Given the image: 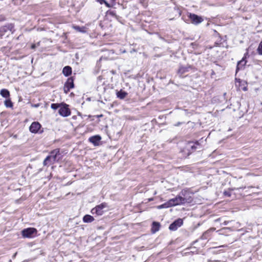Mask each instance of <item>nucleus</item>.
<instances>
[{
    "instance_id": "nucleus-1",
    "label": "nucleus",
    "mask_w": 262,
    "mask_h": 262,
    "mask_svg": "<svg viewBox=\"0 0 262 262\" xmlns=\"http://www.w3.org/2000/svg\"><path fill=\"white\" fill-rule=\"evenodd\" d=\"M61 156L59 148L52 150L50 154L45 158L43 164L45 166L50 165L61 159Z\"/></svg>"
},
{
    "instance_id": "nucleus-2",
    "label": "nucleus",
    "mask_w": 262,
    "mask_h": 262,
    "mask_svg": "<svg viewBox=\"0 0 262 262\" xmlns=\"http://www.w3.org/2000/svg\"><path fill=\"white\" fill-rule=\"evenodd\" d=\"M15 32V26L13 23H7L0 27V38L4 36L8 37Z\"/></svg>"
},
{
    "instance_id": "nucleus-3",
    "label": "nucleus",
    "mask_w": 262,
    "mask_h": 262,
    "mask_svg": "<svg viewBox=\"0 0 262 262\" xmlns=\"http://www.w3.org/2000/svg\"><path fill=\"white\" fill-rule=\"evenodd\" d=\"M107 207L106 203L103 202L99 205H97L96 207L93 208L91 212L93 214H96L97 216H100L103 214L104 211L103 209Z\"/></svg>"
},
{
    "instance_id": "nucleus-4",
    "label": "nucleus",
    "mask_w": 262,
    "mask_h": 262,
    "mask_svg": "<svg viewBox=\"0 0 262 262\" xmlns=\"http://www.w3.org/2000/svg\"><path fill=\"white\" fill-rule=\"evenodd\" d=\"M37 230L35 228H27L21 231V235L24 237L33 238L36 236Z\"/></svg>"
},
{
    "instance_id": "nucleus-5",
    "label": "nucleus",
    "mask_w": 262,
    "mask_h": 262,
    "mask_svg": "<svg viewBox=\"0 0 262 262\" xmlns=\"http://www.w3.org/2000/svg\"><path fill=\"white\" fill-rule=\"evenodd\" d=\"M58 113L63 117L69 116L71 113L69 105L65 103H61V105L58 110Z\"/></svg>"
},
{
    "instance_id": "nucleus-6",
    "label": "nucleus",
    "mask_w": 262,
    "mask_h": 262,
    "mask_svg": "<svg viewBox=\"0 0 262 262\" xmlns=\"http://www.w3.org/2000/svg\"><path fill=\"white\" fill-rule=\"evenodd\" d=\"M187 17L191 20V23L195 25H199L203 21V18L202 16L194 13L188 12L187 13Z\"/></svg>"
},
{
    "instance_id": "nucleus-7",
    "label": "nucleus",
    "mask_w": 262,
    "mask_h": 262,
    "mask_svg": "<svg viewBox=\"0 0 262 262\" xmlns=\"http://www.w3.org/2000/svg\"><path fill=\"white\" fill-rule=\"evenodd\" d=\"M74 77L71 76L68 78L64 84L63 90L66 94H68L71 89L74 88Z\"/></svg>"
},
{
    "instance_id": "nucleus-8",
    "label": "nucleus",
    "mask_w": 262,
    "mask_h": 262,
    "mask_svg": "<svg viewBox=\"0 0 262 262\" xmlns=\"http://www.w3.org/2000/svg\"><path fill=\"white\" fill-rule=\"evenodd\" d=\"M179 195L181 196L182 199H184V204L185 203H191L192 201V198L189 195V191L186 189H183Z\"/></svg>"
},
{
    "instance_id": "nucleus-9",
    "label": "nucleus",
    "mask_w": 262,
    "mask_h": 262,
    "mask_svg": "<svg viewBox=\"0 0 262 262\" xmlns=\"http://www.w3.org/2000/svg\"><path fill=\"white\" fill-rule=\"evenodd\" d=\"M183 223V220L179 218L174 221L169 226V229L171 231H176L178 228L180 227Z\"/></svg>"
},
{
    "instance_id": "nucleus-10",
    "label": "nucleus",
    "mask_w": 262,
    "mask_h": 262,
    "mask_svg": "<svg viewBox=\"0 0 262 262\" xmlns=\"http://www.w3.org/2000/svg\"><path fill=\"white\" fill-rule=\"evenodd\" d=\"M184 199L179 195L176 198L169 200L171 206L184 204Z\"/></svg>"
},
{
    "instance_id": "nucleus-11",
    "label": "nucleus",
    "mask_w": 262,
    "mask_h": 262,
    "mask_svg": "<svg viewBox=\"0 0 262 262\" xmlns=\"http://www.w3.org/2000/svg\"><path fill=\"white\" fill-rule=\"evenodd\" d=\"M41 127V124L38 122H33L29 127V130L32 133H37Z\"/></svg>"
},
{
    "instance_id": "nucleus-12",
    "label": "nucleus",
    "mask_w": 262,
    "mask_h": 262,
    "mask_svg": "<svg viewBox=\"0 0 262 262\" xmlns=\"http://www.w3.org/2000/svg\"><path fill=\"white\" fill-rule=\"evenodd\" d=\"M247 54H248V53L245 54L242 59L237 62L236 68V73H237L238 71L244 69V66L247 63V61L246 60Z\"/></svg>"
},
{
    "instance_id": "nucleus-13",
    "label": "nucleus",
    "mask_w": 262,
    "mask_h": 262,
    "mask_svg": "<svg viewBox=\"0 0 262 262\" xmlns=\"http://www.w3.org/2000/svg\"><path fill=\"white\" fill-rule=\"evenodd\" d=\"M215 229L214 228H211L205 231L200 237V239L202 240H208L210 238L212 232L215 230Z\"/></svg>"
},
{
    "instance_id": "nucleus-14",
    "label": "nucleus",
    "mask_w": 262,
    "mask_h": 262,
    "mask_svg": "<svg viewBox=\"0 0 262 262\" xmlns=\"http://www.w3.org/2000/svg\"><path fill=\"white\" fill-rule=\"evenodd\" d=\"M101 139V137L100 135H97L92 136L89 138V141L93 144L95 146H98L99 145V142Z\"/></svg>"
},
{
    "instance_id": "nucleus-15",
    "label": "nucleus",
    "mask_w": 262,
    "mask_h": 262,
    "mask_svg": "<svg viewBox=\"0 0 262 262\" xmlns=\"http://www.w3.org/2000/svg\"><path fill=\"white\" fill-rule=\"evenodd\" d=\"M191 68L192 67L191 66H187L186 67L180 66L179 70H178V74L180 75V76H181L183 74L188 72Z\"/></svg>"
},
{
    "instance_id": "nucleus-16",
    "label": "nucleus",
    "mask_w": 262,
    "mask_h": 262,
    "mask_svg": "<svg viewBox=\"0 0 262 262\" xmlns=\"http://www.w3.org/2000/svg\"><path fill=\"white\" fill-rule=\"evenodd\" d=\"M161 225L159 222L154 221L152 223L151 231L152 233H155L160 229Z\"/></svg>"
},
{
    "instance_id": "nucleus-17",
    "label": "nucleus",
    "mask_w": 262,
    "mask_h": 262,
    "mask_svg": "<svg viewBox=\"0 0 262 262\" xmlns=\"http://www.w3.org/2000/svg\"><path fill=\"white\" fill-rule=\"evenodd\" d=\"M206 141V139H204V138H201L199 140H195L194 142H189L188 144H194L196 146L200 147V150L203 148L202 143Z\"/></svg>"
},
{
    "instance_id": "nucleus-18",
    "label": "nucleus",
    "mask_w": 262,
    "mask_h": 262,
    "mask_svg": "<svg viewBox=\"0 0 262 262\" xmlns=\"http://www.w3.org/2000/svg\"><path fill=\"white\" fill-rule=\"evenodd\" d=\"M72 72V68L70 66H67L63 68L62 74L66 77H68L71 75Z\"/></svg>"
},
{
    "instance_id": "nucleus-19",
    "label": "nucleus",
    "mask_w": 262,
    "mask_h": 262,
    "mask_svg": "<svg viewBox=\"0 0 262 262\" xmlns=\"http://www.w3.org/2000/svg\"><path fill=\"white\" fill-rule=\"evenodd\" d=\"M0 95L5 98H8L10 96V92L6 89H3L0 91Z\"/></svg>"
},
{
    "instance_id": "nucleus-20",
    "label": "nucleus",
    "mask_w": 262,
    "mask_h": 262,
    "mask_svg": "<svg viewBox=\"0 0 262 262\" xmlns=\"http://www.w3.org/2000/svg\"><path fill=\"white\" fill-rule=\"evenodd\" d=\"M128 93L122 90H120L116 92V95L117 98L120 99H123L127 95Z\"/></svg>"
},
{
    "instance_id": "nucleus-21",
    "label": "nucleus",
    "mask_w": 262,
    "mask_h": 262,
    "mask_svg": "<svg viewBox=\"0 0 262 262\" xmlns=\"http://www.w3.org/2000/svg\"><path fill=\"white\" fill-rule=\"evenodd\" d=\"M192 144H193L192 145L188 144V145H189V147L190 148V149H187V150H188L187 155L188 156H189L191 153V152H193V151L196 150V149L200 150V147L196 146L193 143H192Z\"/></svg>"
},
{
    "instance_id": "nucleus-22",
    "label": "nucleus",
    "mask_w": 262,
    "mask_h": 262,
    "mask_svg": "<svg viewBox=\"0 0 262 262\" xmlns=\"http://www.w3.org/2000/svg\"><path fill=\"white\" fill-rule=\"evenodd\" d=\"M94 220V218L93 216L86 214L83 217V222L84 223H91Z\"/></svg>"
},
{
    "instance_id": "nucleus-23",
    "label": "nucleus",
    "mask_w": 262,
    "mask_h": 262,
    "mask_svg": "<svg viewBox=\"0 0 262 262\" xmlns=\"http://www.w3.org/2000/svg\"><path fill=\"white\" fill-rule=\"evenodd\" d=\"M233 230L231 227H224L220 230H218L217 232L220 234L225 235L227 234L228 232L232 231Z\"/></svg>"
},
{
    "instance_id": "nucleus-24",
    "label": "nucleus",
    "mask_w": 262,
    "mask_h": 262,
    "mask_svg": "<svg viewBox=\"0 0 262 262\" xmlns=\"http://www.w3.org/2000/svg\"><path fill=\"white\" fill-rule=\"evenodd\" d=\"M4 104L5 106L8 108H12L13 106V103L10 97L6 98V100L4 101Z\"/></svg>"
},
{
    "instance_id": "nucleus-25",
    "label": "nucleus",
    "mask_w": 262,
    "mask_h": 262,
    "mask_svg": "<svg viewBox=\"0 0 262 262\" xmlns=\"http://www.w3.org/2000/svg\"><path fill=\"white\" fill-rule=\"evenodd\" d=\"M73 28L74 30H75L79 32H81V33L86 32L85 27H80L79 26H73Z\"/></svg>"
},
{
    "instance_id": "nucleus-26",
    "label": "nucleus",
    "mask_w": 262,
    "mask_h": 262,
    "mask_svg": "<svg viewBox=\"0 0 262 262\" xmlns=\"http://www.w3.org/2000/svg\"><path fill=\"white\" fill-rule=\"evenodd\" d=\"M171 207V204H170L169 201H167V202L161 204L157 207L158 209H163V208H168L169 207Z\"/></svg>"
},
{
    "instance_id": "nucleus-27",
    "label": "nucleus",
    "mask_w": 262,
    "mask_h": 262,
    "mask_svg": "<svg viewBox=\"0 0 262 262\" xmlns=\"http://www.w3.org/2000/svg\"><path fill=\"white\" fill-rule=\"evenodd\" d=\"M106 14L107 15H110L113 17H115L116 18H117L118 17V16L116 14V11H115V10H107L106 12Z\"/></svg>"
},
{
    "instance_id": "nucleus-28",
    "label": "nucleus",
    "mask_w": 262,
    "mask_h": 262,
    "mask_svg": "<svg viewBox=\"0 0 262 262\" xmlns=\"http://www.w3.org/2000/svg\"><path fill=\"white\" fill-rule=\"evenodd\" d=\"M61 105V103H52L51 105V107L54 110H56L57 109H59L60 106Z\"/></svg>"
},
{
    "instance_id": "nucleus-29",
    "label": "nucleus",
    "mask_w": 262,
    "mask_h": 262,
    "mask_svg": "<svg viewBox=\"0 0 262 262\" xmlns=\"http://www.w3.org/2000/svg\"><path fill=\"white\" fill-rule=\"evenodd\" d=\"M257 52L259 55H262V40L258 45V48L257 49Z\"/></svg>"
},
{
    "instance_id": "nucleus-30",
    "label": "nucleus",
    "mask_w": 262,
    "mask_h": 262,
    "mask_svg": "<svg viewBox=\"0 0 262 262\" xmlns=\"http://www.w3.org/2000/svg\"><path fill=\"white\" fill-rule=\"evenodd\" d=\"M233 190L234 189H229L228 190H225L223 194L226 196L230 197L231 195V191Z\"/></svg>"
},
{
    "instance_id": "nucleus-31",
    "label": "nucleus",
    "mask_w": 262,
    "mask_h": 262,
    "mask_svg": "<svg viewBox=\"0 0 262 262\" xmlns=\"http://www.w3.org/2000/svg\"><path fill=\"white\" fill-rule=\"evenodd\" d=\"M190 46L192 47V48L195 50V49H196L198 47V44L196 43V42H192L190 44Z\"/></svg>"
},
{
    "instance_id": "nucleus-32",
    "label": "nucleus",
    "mask_w": 262,
    "mask_h": 262,
    "mask_svg": "<svg viewBox=\"0 0 262 262\" xmlns=\"http://www.w3.org/2000/svg\"><path fill=\"white\" fill-rule=\"evenodd\" d=\"M230 222H231V221H224L222 223H221V224L222 225H227Z\"/></svg>"
},
{
    "instance_id": "nucleus-33",
    "label": "nucleus",
    "mask_w": 262,
    "mask_h": 262,
    "mask_svg": "<svg viewBox=\"0 0 262 262\" xmlns=\"http://www.w3.org/2000/svg\"><path fill=\"white\" fill-rule=\"evenodd\" d=\"M40 104L39 103H36V104H31V106L32 107H35V108L38 107L39 106H40Z\"/></svg>"
},
{
    "instance_id": "nucleus-34",
    "label": "nucleus",
    "mask_w": 262,
    "mask_h": 262,
    "mask_svg": "<svg viewBox=\"0 0 262 262\" xmlns=\"http://www.w3.org/2000/svg\"><path fill=\"white\" fill-rule=\"evenodd\" d=\"M182 19H183L185 22L187 23H188V21L189 20V19L188 18L187 19H186L185 18V16L183 15L182 16Z\"/></svg>"
},
{
    "instance_id": "nucleus-35",
    "label": "nucleus",
    "mask_w": 262,
    "mask_h": 262,
    "mask_svg": "<svg viewBox=\"0 0 262 262\" xmlns=\"http://www.w3.org/2000/svg\"><path fill=\"white\" fill-rule=\"evenodd\" d=\"M6 20L5 16L1 15L0 16V22L4 21Z\"/></svg>"
},
{
    "instance_id": "nucleus-36",
    "label": "nucleus",
    "mask_w": 262,
    "mask_h": 262,
    "mask_svg": "<svg viewBox=\"0 0 262 262\" xmlns=\"http://www.w3.org/2000/svg\"><path fill=\"white\" fill-rule=\"evenodd\" d=\"M103 115H96V116H91V115H89V118H91V117H95V118H99V117H102Z\"/></svg>"
},
{
    "instance_id": "nucleus-37",
    "label": "nucleus",
    "mask_w": 262,
    "mask_h": 262,
    "mask_svg": "<svg viewBox=\"0 0 262 262\" xmlns=\"http://www.w3.org/2000/svg\"><path fill=\"white\" fill-rule=\"evenodd\" d=\"M98 2L100 4H105V3H106V1L105 0H98Z\"/></svg>"
},
{
    "instance_id": "nucleus-38",
    "label": "nucleus",
    "mask_w": 262,
    "mask_h": 262,
    "mask_svg": "<svg viewBox=\"0 0 262 262\" xmlns=\"http://www.w3.org/2000/svg\"><path fill=\"white\" fill-rule=\"evenodd\" d=\"M105 4V5L107 7H108V8H110V7H111V5H110V4L107 2H106V3H105V4Z\"/></svg>"
},
{
    "instance_id": "nucleus-39",
    "label": "nucleus",
    "mask_w": 262,
    "mask_h": 262,
    "mask_svg": "<svg viewBox=\"0 0 262 262\" xmlns=\"http://www.w3.org/2000/svg\"><path fill=\"white\" fill-rule=\"evenodd\" d=\"M31 49H34L36 48V45L35 44H32L31 46Z\"/></svg>"
},
{
    "instance_id": "nucleus-40",
    "label": "nucleus",
    "mask_w": 262,
    "mask_h": 262,
    "mask_svg": "<svg viewBox=\"0 0 262 262\" xmlns=\"http://www.w3.org/2000/svg\"><path fill=\"white\" fill-rule=\"evenodd\" d=\"M223 220V219L222 218H219L216 220H215V222H221Z\"/></svg>"
},
{
    "instance_id": "nucleus-41",
    "label": "nucleus",
    "mask_w": 262,
    "mask_h": 262,
    "mask_svg": "<svg viewBox=\"0 0 262 262\" xmlns=\"http://www.w3.org/2000/svg\"><path fill=\"white\" fill-rule=\"evenodd\" d=\"M245 188H246V187H239V188H237V190H239V189H244Z\"/></svg>"
},
{
    "instance_id": "nucleus-42",
    "label": "nucleus",
    "mask_w": 262,
    "mask_h": 262,
    "mask_svg": "<svg viewBox=\"0 0 262 262\" xmlns=\"http://www.w3.org/2000/svg\"><path fill=\"white\" fill-rule=\"evenodd\" d=\"M181 124H182L181 122H179L175 125L178 126L180 125Z\"/></svg>"
},
{
    "instance_id": "nucleus-43",
    "label": "nucleus",
    "mask_w": 262,
    "mask_h": 262,
    "mask_svg": "<svg viewBox=\"0 0 262 262\" xmlns=\"http://www.w3.org/2000/svg\"><path fill=\"white\" fill-rule=\"evenodd\" d=\"M16 254H17V253H15L13 255V258H14V257L16 256Z\"/></svg>"
},
{
    "instance_id": "nucleus-44",
    "label": "nucleus",
    "mask_w": 262,
    "mask_h": 262,
    "mask_svg": "<svg viewBox=\"0 0 262 262\" xmlns=\"http://www.w3.org/2000/svg\"><path fill=\"white\" fill-rule=\"evenodd\" d=\"M243 90H244V91H246V90H247V88H244L243 89Z\"/></svg>"
},
{
    "instance_id": "nucleus-45",
    "label": "nucleus",
    "mask_w": 262,
    "mask_h": 262,
    "mask_svg": "<svg viewBox=\"0 0 262 262\" xmlns=\"http://www.w3.org/2000/svg\"><path fill=\"white\" fill-rule=\"evenodd\" d=\"M226 93H224V96H226Z\"/></svg>"
},
{
    "instance_id": "nucleus-46",
    "label": "nucleus",
    "mask_w": 262,
    "mask_h": 262,
    "mask_svg": "<svg viewBox=\"0 0 262 262\" xmlns=\"http://www.w3.org/2000/svg\"><path fill=\"white\" fill-rule=\"evenodd\" d=\"M215 46H217L218 43H217L216 42H215Z\"/></svg>"
},
{
    "instance_id": "nucleus-47",
    "label": "nucleus",
    "mask_w": 262,
    "mask_h": 262,
    "mask_svg": "<svg viewBox=\"0 0 262 262\" xmlns=\"http://www.w3.org/2000/svg\"><path fill=\"white\" fill-rule=\"evenodd\" d=\"M197 241H197V240H196L195 241L193 242V243H196V242H197Z\"/></svg>"
},
{
    "instance_id": "nucleus-48",
    "label": "nucleus",
    "mask_w": 262,
    "mask_h": 262,
    "mask_svg": "<svg viewBox=\"0 0 262 262\" xmlns=\"http://www.w3.org/2000/svg\"><path fill=\"white\" fill-rule=\"evenodd\" d=\"M78 115H80V116H81V114H80V113H78Z\"/></svg>"
},
{
    "instance_id": "nucleus-49",
    "label": "nucleus",
    "mask_w": 262,
    "mask_h": 262,
    "mask_svg": "<svg viewBox=\"0 0 262 262\" xmlns=\"http://www.w3.org/2000/svg\"><path fill=\"white\" fill-rule=\"evenodd\" d=\"M73 119H75V116H73Z\"/></svg>"
},
{
    "instance_id": "nucleus-50",
    "label": "nucleus",
    "mask_w": 262,
    "mask_h": 262,
    "mask_svg": "<svg viewBox=\"0 0 262 262\" xmlns=\"http://www.w3.org/2000/svg\"><path fill=\"white\" fill-rule=\"evenodd\" d=\"M112 1L114 2V1H115L116 0H112Z\"/></svg>"
},
{
    "instance_id": "nucleus-51",
    "label": "nucleus",
    "mask_w": 262,
    "mask_h": 262,
    "mask_svg": "<svg viewBox=\"0 0 262 262\" xmlns=\"http://www.w3.org/2000/svg\"><path fill=\"white\" fill-rule=\"evenodd\" d=\"M23 262H26V261H23Z\"/></svg>"
}]
</instances>
